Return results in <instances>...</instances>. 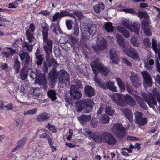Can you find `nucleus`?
Here are the masks:
<instances>
[{
  "mask_svg": "<svg viewBox=\"0 0 160 160\" xmlns=\"http://www.w3.org/2000/svg\"><path fill=\"white\" fill-rule=\"evenodd\" d=\"M90 66L93 73L95 74L94 78V81L96 83L99 85L100 84H101L102 82L101 78L98 76V72L103 74L105 76H106L109 73V69L108 67L105 66L101 64L97 59L91 62Z\"/></svg>",
  "mask_w": 160,
  "mask_h": 160,
  "instance_id": "1",
  "label": "nucleus"
},
{
  "mask_svg": "<svg viewBox=\"0 0 160 160\" xmlns=\"http://www.w3.org/2000/svg\"><path fill=\"white\" fill-rule=\"evenodd\" d=\"M42 31V35L43 39V49L45 55L51 54L52 52L53 43L50 39H48V30L49 27L48 25L45 22H43L41 25Z\"/></svg>",
  "mask_w": 160,
  "mask_h": 160,
  "instance_id": "2",
  "label": "nucleus"
},
{
  "mask_svg": "<svg viewBox=\"0 0 160 160\" xmlns=\"http://www.w3.org/2000/svg\"><path fill=\"white\" fill-rule=\"evenodd\" d=\"M143 97L144 99L140 96L138 97V101L141 108L145 110L148 109V107L145 103L146 102L150 108L153 109L155 108V105L157 106V102L151 93H149L148 94L145 93L143 95Z\"/></svg>",
  "mask_w": 160,
  "mask_h": 160,
  "instance_id": "3",
  "label": "nucleus"
},
{
  "mask_svg": "<svg viewBox=\"0 0 160 160\" xmlns=\"http://www.w3.org/2000/svg\"><path fill=\"white\" fill-rule=\"evenodd\" d=\"M94 104L92 99L81 100L77 101L75 103V108L77 112H81L85 109L86 113H88L92 109Z\"/></svg>",
  "mask_w": 160,
  "mask_h": 160,
  "instance_id": "4",
  "label": "nucleus"
},
{
  "mask_svg": "<svg viewBox=\"0 0 160 160\" xmlns=\"http://www.w3.org/2000/svg\"><path fill=\"white\" fill-rule=\"evenodd\" d=\"M126 129L122 124L119 122L115 123L112 128V132L118 138L122 139L127 135Z\"/></svg>",
  "mask_w": 160,
  "mask_h": 160,
  "instance_id": "5",
  "label": "nucleus"
},
{
  "mask_svg": "<svg viewBox=\"0 0 160 160\" xmlns=\"http://www.w3.org/2000/svg\"><path fill=\"white\" fill-rule=\"evenodd\" d=\"M80 84L78 87L75 85H72L70 88V94L72 98L74 100H78L82 96V93L78 87L82 88V85L81 81H78Z\"/></svg>",
  "mask_w": 160,
  "mask_h": 160,
  "instance_id": "6",
  "label": "nucleus"
},
{
  "mask_svg": "<svg viewBox=\"0 0 160 160\" xmlns=\"http://www.w3.org/2000/svg\"><path fill=\"white\" fill-rule=\"evenodd\" d=\"M59 81L67 87L70 85V78L68 73L64 70L60 71L58 74Z\"/></svg>",
  "mask_w": 160,
  "mask_h": 160,
  "instance_id": "7",
  "label": "nucleus"
},
{
  "mask_svg": "<svg viewBox=\"0 0 160 160\" xmlns=\"http://www.w3.org/2000/svg\"><path fill=\"white\" fill-rule=\"evenodd\" d=\"M89 135V139H92L94 142L99 143H101L103 140L102 132L100 133L98 132H92L88 131L86 132Z\"/></svg>",
  "mask_w": 160,
  "mask_h": 160,
  "instance_id": "8",
  "label": "nucleus"
},
{
  "mask_svg": "<svg viewBox=\"0 0 160 160\" xmlns=\"http://www.w3.org/2000/svg\"><path fill=\"white\" fill-rule=\"evenodd\" d=\"M72 10L68 9L60 11V12H56L52 16V21H56L59 19L60 20L62 18L66 16L73 17L74 15L72 13H70V12Z\"/></svg>",
  "mask_w": 160,
  "mask_h": 160,
  "instance_id": "9",
  "label": "nucleus"
},
{
  "mask_svg": "<svg viewBox=\"0 0 160 160\" xmlns=\"http://www.w3.org/2000/svg\"><path fill=\"white\" fill-rule=\"evenodd\" d=\"M142 113L140 112L136 111L134 113V121L136 124L142 126L148 122V119L142 117Z\"/></svg>",
  "mask_w": 160,
  "mask_h": 160,
  "instance_id": "10",
  "label": "nucleus"
},
{
  "mask_svg": "<svg viewBox=\"0 0 160 160\" xmlns=\"http://www.w3.org/2000/svg\"><path fill=\"white\" fill-rule=\"evenodd\" d=\"M103 140L109 145H115L117 140L110 133L107 132H102Z\"/></svg>",
  "mask_w": 160,
  "mask_h": 160,
  "instance_id": "11",
  "label": "nucleus"
},
{
  "mask_svg": "<svg viewBox=\"0 0 160 160\" xmlns=\"http://www.w3.org/2000/svg\"><path fill=\"white\" fill-rule=\"evenodd\" d=\"M123 50L126 55L133 59L137 60L139 58L138 52L132 48H125Z\"/></svg>",
  "mask_w": 160,
  "mask_h": 160,
  "instance_id": "12",
  "label": "nucleus"
},
{
  "mask_svg": "<svg viewBox=\"0 0 160 160\" xmlns=\"http://www.w3.org/2000/svg\"><path fill=\"white\" fill-rule=\"evenodd\" d=\"M35 75V78L38 79L39 84L43 85L44 89L47 88L48 85L46 81V75L45 74L40 73H37V74L34 73Z\"/></svg>",
  "mask_w": 160,
  "mask_h": 160,
  "instance_id": "13",
  "label": "nucleus"
},
{
  "mask_svg": "<svg viewBox=\"0 0 160 160\" xmlns=\"http://www.w3.org/2000/svg\"><path fill=\"white\" fill-rule=\"evenodd\" d=\"M51 54L45 55L46 62L48 65L49 67L53 66V68H56L59 66V64L54 58H50Z\"/></svg>",
  "mask_w": 160,
  "mask_h": 160,
  "instance_id": "14",
  "label": "nucleus"
},
{
  "mask_svg": "<svg viewBox=\"0 0 160 160\" xmlns=\"http://www.w3.org/2000/svg\"><path fill=\"white\" fill-rule=\"evenodd\" d=\"M112 100L115 103L120 106H124V103L121 94L118 93L114 94L112 98Z\"/></svg>",
  "mask_w": 160,
  "mask_h": 160,
  "instance_id": "15",
  "label": "nucleus"
},
{
  "mask_svg": "<svg viewBox=\"0 0 160 160\" xmlns=\"http://www.w3.org/2000/svg\"><path fill=\"white\" fill-rule=\"evenodd\" d=\"M109 54L112 62L115 64H118L119 61V58L115 50L112 48H111L109 52Z\"/></svg>",
  "mask_w": 160,
  "mask_h": 160,
  "instance_id": "16",
  "label": "nucleus"
},
{
  "mask_svg": "<svg viewBox=\"0 0 160 160\" xmlns=\"http://www.w3.org/2000/svg\"><path fill=\"white\" fill-rule=\"evenodd\" d=\"M142 74L146 85L148 87L151 86L152 78L150 74L146 71L142 72Z\"/></svg>",
  "mask_w": 160,
  "mask_h": 160,
  "instance_id": "17",
  "label": "nucleus"
},
{
  "mask_svg": "<svg viewBox=\"0 0 160 160\" xmlns=\"http://www.w3.org/2000/svg\"><path fill=\"white\" fill-rule=\"evenodd\" d=\"M84 92L85 95L89 98L92 97L95 95L94 89L89 85H87L85 87Z\"/></svg>",
  "mask_w": 160,
  "mask_h": 160,
  "instance_id": "18",
  "label": "nucleus"
},
{
  "mask_svg": "<svg viewBox=\"0 0 160 160\" xmlns=\"http://www.w3.org/2000/svg\"><path fill=\"white\" fill-rule=\"evenodd\" d=\"M132 84L135 87H139L141 84L140 78L137 75H131L130 77Z\"/></svg>",
  "mask_w": 160,
  "mask_h": 160,
  "instance_id": "19",
  "label": "nucleus"
},
{
  "mask_svg": "<svg viewBox=\"0 0 160 160\" xmlns=\"http://www.w3.org/2000/svg\"><path fill=\"white\" fill-rule=\"evenodd\" d=\"M142 27L144 32L146 36H151L152 33L151 30L149 28L150 24L149 22L146 21V22L142 23Z\"/></svg>",
  "mask_w": 160,
  "mask_h": 160,
  "instance_id": "20",
  "label": "nucleus"
},
{
  "mask_svg": "<svg viewBox=\"0 0 160 160\" xmlns=\"http://www.w3.org/2000/svg\"><path fill=\"white\" fill-rule=\"evenodd\" d=\"M121 110L130 122L133 121V113L131 111L128 109L126 108H122Z\"/></svg>",
  "mask_w": 160,
  "mask_h": 160,
  "instance_id": "21",
  "label": "nucleus"
},
{
  "mask_svg": "<svg viewBox=\"0 0 160 160\" xmlns=\"http://www.w3.org/2000/svg\"><path fill=\"white\" fill-rule=\"evenodd\" d=\"M68 40L72 47L78 48L79 47V40L72 35H70L68 38Z\"/></svg>",
  "mask_w": 160,
  "mask_h": 160,
  "instance_id": "22",
  "label": "nucleus"
},
{
  "mask_svg": "<svg viewBox=\"0 0 160 160\" xmlns=\"http://www.w3.org/2000/svg\"><path fill=\"white\" fill-rule=\"evenodd\" d=\"M27 138L25 137L22 138L18 141L17 145L11 150L12 152L16 151L23 146L26 143Z\"/></svg>",
  "mask_w": 160,
  "mask_h": 160,
  "instance_id": "23",
  "label": "nucleus"
},
{
  "mask_svg": "<svg viewBox=\"0 0 160 160\" xmlns=\"http://www.w3.org/2000/svg\"><path fill=\"white\" fill-rule=\"evenodd\" d=\"M50 117V116L48 113L43 112L38 116L36 119L38 122H42L48 120Z\"/></svg>",
  "mask_w": 160,
  "mask_h": 160,
  "instance_id": "24",
  "label": "nucleus"
},
{
  "mask_svg": "<svg viewBox=\"0 0 160 160\" xmlns=\"http://www.w3.org/2000/svg\"><path fill=\"white\" fill-rule=\"evenodd\" d=\"M124 99L127 103L133 107L136 105V102L133 98L130 95L126 94L124 97Z\"/></svg>",
  "mask_w": 160,
  "mask_h": 160,
  "instance_id": "25",
  "label": "nucleus"
},
{
  "mask_svg": "<svg viewBox=\"0 0 160 160\" xmlns=\"http://www.w3.org/2000/svg\"><path fill=\"white\" fill-rule=\"evenodd\" d=\"M91 119V116L90 115H87L82 114L78 118V120L82 125L90 121Z\"/></svg>",
  "mask_w": 160,
  "mask_h": 160,
  "instance_id": "26",
  "label": "nucleus"
},
{
  "mask_svg": "<svg viewBox=\"0 0 160 160\" xmlns=\"http://www.w3.org/2000/svg\"><path fill=\"white\" fill-rule=\"evenodd\" d=\"M138 16L141 19L144 18L142 23L146 22V21L149 22V15L147 12L140 11L138 12Z\"/></svg>",
  "mask_w": 160,
  "mask_h": 160,
  "instance_id": "27",
  "label": "nucleus"
},
{
  "mask_svg": "<svg viewBox=\"0 0 160 160\" xmlns=\"http://www.w3.org/2000/svg\"><path fill=\"white\" fill-rule=\"evenodd\" d=\"M39 50L38 49L37 50V52L35 53V56L37 59V61L36 62L37 64L39 66L42 63L43 60V58L42 55H40V52H38Z\"/></svg>",
  "mask_w": 160,
  "mask_h": 160,
  "instance_id": "28",
  "label": "nucleus"
},
{
  "mask_svg": "<svg viewBox=\"0 0 160 160\" xmlns=\"http://www.w3.org/2000/svg\"><path fill=\"white\" fill-rule=\"evenodd\" d=\"M105 6L104 3L102 2H99L98 4H96L94 6L95 12L97 13H99L101 10H103Z\"/></svg>",
  "mask_w": 160,
  "mask_h": 160,
  "instance_id": "29",
  "label": "nucleus"
},
{
  "mask_svg": "<svg viewBox=\"0 0 160 160\" xmlns=\"http://www.w3.org/2000/svg\"><path fill=\"white\" fill-rule=\"evenodd\" d=\"M109 119L110 117L106 114H104L101 115L99 121L101 124H108L109 122Z\"/></svg>",
  "mask_w": 160,
  "mask_h": 160,
  "instance_id": "30",
  "label": "nucleus"
},
{
  "mask_svg": "<svg viewBox=\"0 0 160 160\" xmlns=\"http://www.w3.org/2000/svg\"><path fill=\"white\" fill-rule=\"evenodd\" d=\"M49 79H56L57 78V70L56 68H53L48 74Z\"/></svg>",
  "mask_w": 160,
  "mask_h": 160,
  "instance_id": "31",
  "label": "nucleus"
},
{
  "mask_svg": "<svg viewBox=\"0 0 160 160\" xmlns=\"http://www.w3.org/2000/svg\"><path fill=\"white\" fill-rule=\"evenodd\" d=\"M118 30L126 38H127L129 37L130 36L129 32L127 30L122 27H118Z\"/></svg>",
  "mask_w": 160,
  "mask_h": 160,
  "instance_id": "32",
  "label": "nucleus"
},
{
  "mask_svg": "<svg viewBox=\"0 0 160 160\" xmlns=\"http://www.w3.org/2000/svg\"><path fill=\"white\" fill-rule=\"evenodd\" d=\"M98 45L99 46L101 50H103L107 48L108 44L106 40L104 38L101 39L99 42Z\"/></svg>",
  "mask_w": 160,
  "mask_h": 160,
  "instance_id": "33",
  "label": "nucleus"
},
{
  "mask_svg": "<svg viewBox=\"0 0 160 160\" xmlns=\"http://www.w3.org/2000/svg\"><path fill=\"white\" fill-rule=\"evenodd\" d=\"M20 67V62L17 58H15L13 65V68L17 73H18L19 72Z\"/></svg>",
  "mask_w": 160,
  "mask_h": 160,
  "instance_id": "34",
  "label": "nucleus"
},
{
  "mask_svg": "<svg viewBox=\"0 0 160 160\" xmlns=\"http://www.w3.org/2000/svg\"><path fill=\"white\" fill-rule=\"evenodd\" d=\"M117 37L119 45L121 48L124 49L125 48V44L124 42L123 36L121 35H118Z\"/></svg>",
  "mask_w": 160,
  "mask_h": 160,
  "instance_id": "35",
  "label": "nucleus"
},
{
  "mask_svg": "<svg viewBox=\"0 0 160 160\" xmlns=\"http://www.w3.org/2000/svg\"><path fill=\"white\" fill-rule=\"evenodd\" d=\"M107 88L113 92H116L117 91V88L114 86V83L112 82L109 81L107 82Z\"/></svg>",
  "mask_w": 160,
  "mask_h": 160,
  "instance_id": "36",
  "label": "nucleus"
},
{
  "mask_svg": "<svg viewBox=\"0 0 160 160\" xmlns=\"http://www.w3.org/2000/svg\"><path fill=\"white\" fill-rule=\"evenodd\" d=\"M27 39L28 40L29 42L32 44H34L35 41V38L34 36V35L32 33H26Z\"/></svg>",
  "mask_w": 160,
  "mask_h": 160,
  "instance_id": "37",
  "label": "nucleus"
},
{
  "mask_svg": "<svg viewBox=\"0 0 160 160\" xmlns=\"http://www.w3.org/2000/svg\"><path fill=\"white\" fill-rule=\"evenodd\" d=\"M105 29L108 33L113 32L114 31V27L112 23L109 22H107L105 24Z\"/></svg>",
  "mask_w": 160,
  "mask_h": 160,
  "instance_id": "38",
  "label": "nucleus"
},
{
  "mask_svg": "<svg viewBox=\"0 0 160 160\" xmlns=\"http://www.w3.org/2000/svg\"><path fill=\"white\" fill-rule=\"evenodd\" d=\"M48 95L49 98L52 100L54 101L57 99L56 93L54 90H49L48 92Z\"/></svg>",
  "mask_w": 160,
  "mask_h": 160,
  "instance_id": "39",
  "label": "nucleus"
},
{
  "mask_svg": "<svg viewBox=\"0 0 160 160\" xmlns=\"http://www.w3.org/2000/svg\"><path fill=\"white\" fill-rule=\"evenodd\" d=\"M131 29L130 30L132 32H134L137 34H138L139 32L140 27H139L138 24L134 22L133 23L132 25L131 26Z\"/></svg>",
  "mask_w": 160,
  "mask_h": 160,
  "instance_id": "40",
  "label": "nucleus"
},
{
  "mask_svg": "<svg viewBox=\"0 0 160 160\" xmlns=\"http://www.w3.org/2000/svg\"><path fill=\"white\" fill-rule=\"evenodd\" d=\"M28 72L24 68L22 69L20 72V76L21 79L24 80L28 77Z\"/></svg>",
  "mask_w": 160,
  "mask_h": 160,
  "instance_id": "41",
  "label": "nucleus"
},
{
  "mask_svg": "<svg viewBox=\"0 0 160 160\" xmlns=\"http://www.w3.org/2000/svg\"><path fill=\"white\" fill-rule=\"evenodd\" d=\"M116 81L118 83L120 91L121 92H124L125 90V87L122 81L119 78H117L116 79Z\"/></svg>",
  "mask_w": 160,
  "mask_h": 160,
  "instance_id": "42",
  "label": "nucleus"
},
{
  "mask_svg": "<svg viewBox=\"0 0 160 160\" xmlns=\"http://www.w3.org/2000/svg\"><path fill=\"white\" fill-rule=\"evenodd\" d=\"M86 28L87 29L86 30L89 32V35L93 36L96 33V29L93 27H90L88 25H87L86 27Z\"/></svg>",
  "mask_w": 160,
  "mask_h": 160,
  "instance_id": "43",
  "label": "nucleus"
},
{
  "mask_svg": "<svg viewBox=\"0 0 160 160\" xmlns=\"http://www.w3.org/2000/svg\"><path fill=\"white\" fill-rule=\"evenodd\" d=\"M45 128L52 133H55L57 131L55 126L53 125H51L49 122L48 124L45 126Z\"/></svg>",
  "mask_w": 160,
  "mask_h": 160,
  "instance_id": "44",
  "label": "nucleus"
},
{
  "mask_svg": "<svg viewBox=\"0 0 160 160\" xmlns=\"http://www.w3.org/2000/svg\"><path fill=\"white\" fill-rule=\"evenodd\" d=\"M105 112L108 115L112 116L114 114L115 111L111 106H107L105 108Z\"/></svg>",
  "mask_w": 160,
  "mask_h": 160,
  "instance_id": "45",
  "label": "nucleus"
},
{
  "mask_svg": "<svg viewBox=\"0 0 160 160\" xmlns=\"http://www.w3.org/2000/svg\"><path fill=\"white\" fill-rule=\"evenodd\" d=\"M86 27L84 28V30L82 32V38L83 40L85 41L88 39L89 32L87 31Z\"/></svg>",
  "mask_w": 160,
  "mask_h": 160,
  "instance_id": "46",
  "label": "nucleus"
},
{
  "mask_svg": "<svg viewBox=\"0 0 160 160\" xmlns=\"http://www.w3.org/2000/svg\"><path fill=\"white\" fill-rule=\"evenodd\" d=\"M22 38L16 39L12 44V47L14 48H18L20 45L22 44Z\"/></svg>",
  "mask_w": 160,
  "mask_h": 160,
  "instance_id": "47",
  "label": "nucleus"
},
{
  "mask_svg": "<svg viewBox=\"0 0 160 160\" xmlns=\"http://www.w3.org/2000/svg\"><path fill=\"white\" fill-rule=\"evenodd\" d=\"M150 40V39L149 38H146L143 40V44L146 48L151 47V44Z\"/></svg>",
  "mask_w": 160,
  "mask_h": 160,
  "instance_id": "48",
  "label": "nucleus"
},
{
  "mask_svg": "<svg viewBox=\"0 0 160 160\" xmlns=\"http://www.w3.org/2000/svg\"><path fill=\"white\" fill-rule=\"evenodd\" d=\"M35 27L33 23H31L30 24L29 29L27 30L26 31V33H32L35 30Z\"/></svg>",
  "mask_w": 160,
  "mask_h": 160,
  "instance_id": "49",
  "label": "nucleus"
},
{
  "mask_svg": "<svg viewBox=\"0 0 160 160\" xmlns=\"http://www.w3.org/2000/svg\"><path fill=\"white\" fill-rule=\"evenodd\" d=\"M154 63V61L152 59H150L148 62L145 64V67L148 69H150L151 67L149 65H153Z\"/></svg>",
  "mask_w": 160,
  "mask_h": 160,
  "instance_id": "50",
  "label": "nucleus"
},
{
  "mask_svg": "<svg viewBox=\"0 0 160 160\" xmlns=\"http://www.w3.org/2000/svg\"><path fill=\"white\" fill-rule=\"evenodd\" d=\"M22 47H26L29 52H31L33 48V47L32 44L30 45L28 42L25 41H24L23 46H22Z\"/></svg>",
  "mask_w": 160,
  "mask_h": 160,
  "instance_id": "51",
  "label": "nucleus"
},
{
  "mask_svg": "<svg viewBox=\"0 0 160 160\" xmlns=\"http://www.w3.org/2000/svg\"><path fill=\"white\" fill-rule=\"evenodd\" d=\"M49 67L48 66V64L46 62H44L42 66V71L44 72V73H43L45 74V73H48V68ZM36 73H40V72H37V71L36 72ZM40 73H41L40 72Z\"/></svg>",
  "mask_w": 160,
  "mask_h": 160,
  "instance_id": "52",
  "label": "nucleus"
},
{
  "mask_svg": "<svg viewBox=\"0 0 160 160\" xmlns=\"http://www.w3.org/2000/svg\"><path fill=\"white\" fill-rule=\"evenodd\" d=\"M125 87L128 92L130 94H132L133 92L132 86L130 84L126 83L125 85Z\"/></svg>",
  "mask_w": 160,
  "mask_h": 160,
  "instance_id": "53",
  "label": "nucleus"
},
{
  "mask_svg": "<svg viewBox=\"0 0 160 160\" xmlns=\"http://www.w3.org/2000/svg\"><path fill=\"white\" fill-rule=\"evenodd\" d=\"M39 137L40 138H46L48 140V142L52 139L50 137L49 135L44 132L42 134H40L39 135Z\"/></svg>",
  "mask_w": 160,
  "mask_h": 160,
  "instance_id": "54",
  "label": "nucleus"
},
{
  "mask_svg": "<svg viewBox=\"0 0 160 160\" xmlns=\"http://www.w3.org/2000/svg\"><path fill=\"white\" fill-rule=\"evenodd\" d=\"M122 11L126 13H129L130 14L135 13L136 11L135 10L132 8L123 9Z\"/></svg>",
  "mask_w": 160,
  "mask_h": 160,
  "instance_id": "55",
  "label": "nucleus"
},
{
  "mask_svg": "<svg viewBox=\"0 0 160 160\" xmlns=\"http://www.w3.org/2000/svg\"><path fill=\"white\" fill-rule=\"evenodd\" d=\"M131 42L135 47H138L139 46V44L138 42L133 37L131 38Z\"/></svg>",
  "mask_w": 160,
  "mask_h": 160,
  "instance_id": "56",
  "label": "nucleus"
},
{
  "mask_svg": "<svg viewBox=\"0 0 160 160\" xmlns=\"http://www.w3.org/2000/svg\"><path fill=\"white\" fill-rule=\"evenodd\" d=\"M37 111V109L36 108H34V109L29 110L27 112H24L23 113V114L24 115L26 114H34Z\"/></svg>",
  "mask_w": 160,
  "mask_h": 160,
  "instance_id": "57",
  "label": "nucleus"
},
{
  "mask_svg": "<svg viewBox=\"0 0 160 160\" xmlns=\"http://www.w3.org/2000/svg\"><path fill=\"white\" fill-rule=\"evenodd\" d=\"M153 50L154 51H156L157 48L158 47V44L156 40L154 39H152V44Z\"/></svg>",
  "mask_w": 160,
  "mask_h": 160,
  "instance_id": "58",
  "label": "nucleus"
},
{
  "mask_svg": "<svg viewBox=\"0 0 160 160\" xmlns=\"http://www.w3.org/2000/svg\"><path fill=\"white\" fill-rule=\"evenodd\" d=\"M122 24L125 27L129 30L131 29V25H130L129 22L125 20H122Z\"/></svg>",
  "mask_w": 160,
  "mask_h": 160,
  "instance_id": "59",
  "label": "nucleus"
},
{
  "mask_svg": "<svg viewBox=\"0 0 160 160\" xmlns=\"http://www.w3.org/2000/svg\"><path fill=\"white\" fill-rule=\"evenodd\" d=\"M98 120L96 118L92 119L90 121V124L91 126L93 128H95L97 127Z\"/></svg>",
  "mask_w": 160,
  "mask_h": 160,
  "instance_id": "60",
  "label": "nucleus"
},
{
  "mask_svg": "<svg viewBox=\"0 0 160 160\" xmlns=\"http://www.w3.org/2000/svg\"><path fill=\"white\" fill-rule=\"evenodd\" d=\"M19 55L21 61H23L27 56V55H29L27 53L25 52H23L22 53L20 52Z\"/></svg>",
  "mask_w": 160,
  "mask_h": 160,
  "instance_id": "61",
  "label": "nucleus"
},
{
  "mask_svg": "<svg viewBox=\"0 0 160 160\" xmlns=\"http://www.w3.org/2000/svg\"><path fill=\"white\" fill-rule=\"evenodd\" d=\"M72 20H68L66 21V25L68 29L70 30L72 28Z\"/></svg>",
  "mask_w": 160,
  "mask_h": 160,
  "instance_id": "62",
  "label": "nucleus"
},
{
  "mask_svg": "<svg viewBox=\"0 0 160 160\" xmlns=\"http://www.w3.org/2000/svg\"><path fill=\"white\" fill-rule=\"evenodd\" d=\"M79 33V27L76 24L74 26V31L73 34L76 36H78Z\"/></svg>",
  "mask_w": 160,
  "mask_h": 160,
  "instance_id": "63",
  "label": "nucleus"
},
{
  "mask_svg": "<svg viewBox=\"0 0 160 160\" xmlns=\"http://www.w3.org/2000/svg\"><path fill=\"white\" fill-rule=\"evenodd\" d=\"M152 93L153 96L155 98L160 96V94L159 93L157 89L156 88L153 89Z\"/></svg>",
  "mask_w": 160,
  "mask_h": 160,
  "instance_id": "64",
  "label": "nucleus"
}]
</instances>
